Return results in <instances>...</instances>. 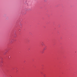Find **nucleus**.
<instances>
[{
    "mask_svg": "<svg viewBox=\"0 0 77 77\" xmlns=\"http://www.w3.org/2000/svg\"><path fill=\"white\" fill-rule=\"evenodd\" d=\"M11 42H12V41H11Z\"/></svg>",
    "mask_w": 77,
    "mask_h": 77,
    "instance_id": "f257e3e1",
    "label": "nucleus"
}]
</instances>
